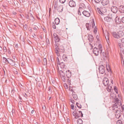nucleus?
Segmentation results:
<instances>
[{"mask_svg": "<svg viewBox=\"0 0 124 124\" xmlns=\"http://www.w3.org/2000/svg\"><path fill=\"white\" fill-rule=\"evenodd\" d=\"M8 53L9 54H10L11 53V52L10 51L9 49H8Z\"/></svg>", "mask_w": 124, "mask_h": 124, "instance_id": "59", "label": "nucleus"}, {"mask_svg": "<svg viewBox=\"0 0 124 124\" xmlns=\"http://www.w3.org/2000/svg\"><path fill=\"white\" fill-rule=\"evenodd\" d=\"M82 13L84 16L87 17L90 16V13L86 10H84L83 11Z\"/></svg>", "mask_w": 124, "mask_h": 124, "instance_id": "13", "label": "nucleus"}, {"mask_svg": "<svg viewBox=\"0 0 124 124\" xmlns=\"http://www.w3.org/2000/svg\"><path fill=\"white\" fill-rule=\"evenodd\" d=\"M109 34L108 33H107V35H106V36H105V38L107 40V39L108 40L109 39Z\"/></svg>", "mask_w": 124, "mask_h": 124, "instance_id": "45", "label": "nucleus"}, {"mask_svg": "<svg viewBox=\"0 0 124 124\" xmlns=\"http://www.w3.org/2000/svg\"><path fill=\"white\" fill-rule=\"evenodd\" d=\"M76 105L77 107L79 108H82V106L81 104L78 102H77Z\"/></svg>", "mask_w": 124, "mask_h": 124, "instance_id": "36", "label": "nucleus"}, {"mask_svg": "<svg viewBox=\"0 0 124 124\" xmlns=\"http://www.w3.org/2000/svg\"><path fill=\"white\" fill-rule=\"evenodd\" d=\"M117 102H116L113 105L112 107V110H115V111L118 110V106H119L118 104H117Z\"/></svg>", "mask_w": 124, "mask_h": 124, "instance_id": "5", "label": "nucleus"}, {"mask_svg": "<svg viewBox=\"0 0 124 124\" xmlns=\"http://www.w3.org/2000/svg\"><path fill=\"white\" fill-rule=\"evenodd\" d=\"M3 62L5 63H8V60L5 57H3Z\"/></svg>", "mask_w": 124, "mask_h": 124, "instance_id": "33", "label": "nucleus"}, {"mask_svg": "<svg viewBox=\"0 0 124 124\" xmlns=\"http://www.w3.org/2000/svg\"><path fill=\"white\" fill-rule=\"evenodd\" d=\"M69 5L71 7H75L76 6L75 2L72 0H70L69 3Z\"/></svg>", "mask_w": 124, "mask_h": 124, "instance_id": "9", "label": "nucleus"}, {"mask_svg": "<svg viewBox=\"0 0 124 124\" xmlns=\"http://www.w3.org/2000/svg\"><path fill=\"white\" fill-rule=\"evenodd\" d=\"M62 58L64 61L67 62L68 60V58L67 55L66 54H64L62 56Z\"/></svg>", "mask_w": 124, "mask_h": 124, "instance_id": "23", "label": "nucleus"}, {"mask_svg": "<svg viewBox=\"0 0 124 124\" xmlns=\"http://www.w3.org/2000/svg\"><path fill=\"white\" fill-rule=\"evenodd\" d=\"M65 51V49L64 47L62 46H60L59 47V53L60 52L62 53L64 52Z\"/></svg>", "mask_w": 124, "mask_h": 124, "instance_id": "21", "label": "nucleus"}, {"mask_svg": "<svg viewBox=\"0 0 124 124\" xmlns=\"http://www.w3.org/2000/svg\"><path fill=\"white\" fill-rule=\"evenodd\" d=\"M52 27L54 29L56 28V26L55 25L54 23L53 22L52 24Z\"/></svg>", "mask_w": 124, "mask_h": 124, "instance_id": "46", "label": "nucleus"}, {"mask_svg": "<svg viewBox=\"0 0 124 124\" xmlns=\"http://www.w3.org/2000/svg\"><path fill=\"white\" fill-rule=\"evenodd\" d=\"M78 118L80 116L82 117L83 116V114L82 113V111H78Z\"/></svg>", "mask_w": 124, "mask_h": 124, "instance_id": "34", "label": "nucleus"}, {"mask_svg": "<svg viewBox=\"0 0 124 124\" xmlns=\"http://www.w3.org/2000/svg\"><path fill=\"white\" fill-rule=\"evenodd\" d=\"M117 110L115 111V117L116 118L118 119L121 116V113H120V111L121 110Z\"/></svg>", "mask_w": 124, "mask_h": 124, "instance_id": "7", "label": "nucleus"}, {"mask_svg": "<svg viewBox=\"0 0 124 124\" xmlns=\"http://www.w3.org/2000/svg\"><path fill=\"white\" fill-rule=\"evenodd\" d=\"M118 33L119 36V38L124 35V32L122 31H119Z\"/></svg>", "mask_w": 124, "mask_h": 124, "instance_id": "27", "label": "nucleus"}, {"mask_svg": "<svg viewBox=\"0 0 124 124\" xmlns=\"http://www.w3.org/2000/svg\"><path fill=\"white\" fill-rule=\"evenodd\" d=\"M71 108L73 110L74 109V105L73 104H71Z\"/></svg>", "mask_w": 124, "mask_h": 124, "instance_id": "57", "label": "nucleus"}, {"mask_svg": "<svg viewBox=\"0 0 124 124\" xmlns=\"http://www.w3.org/2000/svg\"><path fill=\"white\" fill-rule=\"evenodd\" d=\"M73 115L75 116V118H78V112H77V110L75 109L74 112H73Z\"/></svg>", "mask_w": 124, "mask_h": 124, "instance_id": "22", "label": "nucleus"}, {"mask_svg": "<svg viewBox=\"0 0 124 124\" xmlns=\"http://www.w3.org/2000/svg\"><path fill=\"white\" fill-rule=\"evenodd\" d=\"M71 101L72 103H74V100L72 99H71Z\"/></svg>", "mask_w": 124, "mask_h": 124, "instance_id": "62", "label": "nucleus"}, {"mask_svg": "<svg viewBox=\"0 0 124 124\" xmlns=\"http://www.w3.org/2000/svg\"><path fill=\"white\" fill-rule=\"evenodd\" d=\"M66 75L68 78H70L71 75V72L69 70H67L66 71Z\"/></svg>", "mask_w": 124, "mask_h": 124, "instance_id": "18", "label": "nucleus"}, {"mask_svg": "<svg viewBox=\"0 0 124 124\" xmlns=\"http://www.w3.org/2000/svg\"><path fill=\"white\" fill-rule=\"evenodd\" d=\"M59 73L61 77H65L64 73L62 71L60 70Z\"/></svg>", "mask_w": 124, "mask_h": 124, "instance_id": "30", "label": "nucleus"}, {"mask_svg": "<svg viewBox=\"0 0 124 124\" xmlns=\"http://www.w3.org/2000/svg\"><path fill=\"white\" fill-rule=\"evenodd\" d=\"M109 3V0H102L101 2L102 5L104 6L108 5Z\"/></svg>", "mask_w": 124, "mask_h": 124, "instance_id": "12", "label": "nucleus"}, {"mask_svg": "<svg viewBox=\"0 0 124 124\" xmlns=\"http://www.w3.org/2000/svg\"><path fill=\"white\" fill-rule=\"evenodd\" d=\"M50 60L52 62H54V59L53 56H50Z\"/></svg>", "mask_w": 124, "mask_h": 124, "instance_id": "42", "label": "nucleus"}, {"mask_svg": "<svg viewBox=\"0 0 124 124\" xmlns=\"http://www.w3.org/2000/svg\"><path fill=\"white\" fill-rule=\"evenodd\" d=\"M59 64L61 65V67L63 69L66 68L65 66V65L64 64L63 62H61L59 63Z\"/></svg>", "mask_w": 124, "mask_h": 124, "instance_id": "28", "label": "nucleus"}, {"mask_svg": "<svg viewBox=\"0 0 124 124\" xmlns=\"http://www.w3.org/2000/svg\"><path fill=\"white\" fill-rule=\"evenodd\" d=\"M115 98L114 100V102H117V104H118L119 106H120V105H121L122 104L121 101L119 100L116 97V96H115Z\"/></svg>", "mask_w": 124, "mask_h": 124, "instance_id": "14", "label": "nucleus"}, {"mask_svg": "<svg viewBox=\"0 0 124 124\" xmlns=\"http://www.w3.org/2000/svg\"><path fill=\"white\" fill-rule=\"evenodd\" d=\"M99 69L100 73L102 74L105 73V67L103 65H100L99 67Z\"/></svg>", "mask_w": 124, "mask_h": 124, "instance_id": "3", "label": "nucleus"}, {"mask_svg": "<svg viewBox=\"0 0 124 124\" xmlns=\"http://www.w3.org/2000/svg\"><path fill=\"white\" fill-rule=\"evenodd\" d=\"M66 1V0H59V2L62 4L64 3Z\"/></svg>", "mask_w": 124, "mask_h": 124, "instance_id": "44", "label": "nucleus"}, {"mask_svg": "<svg viewBox=\"0 0 124 124\" xmlns=\"http://www.w3.org/2000/svg\"><path fill=\"white\" fill-rule=\"evenodd\" d=\"M48 91L50 92L51 91V87L50 86H49L48 87Z\"/></svg>", "mask_w": 124, "mask_h": 124, "instance_id": "60", "label": "nucleus"}, {"mask_svg": "<svg viewBox=\"0 0 124 124\" xmlns=\"http://www.w3.org/2000/svg\"><path fill=\"white\" fill-rule=\"evenodd\" d=\"M75 93L74 92H73L72 93V95L74 99L75 100H77L78 99V97L76 94H75Z\"/></svg>", "mask_w": 124, "mask_h": 124, "instance_id": "24", "label": "nucleus"}, {"mask_svg": "<svg viewBox=\"0 0 124 124\" xmlns=\"http://www.w3.org/2000/svg\"><path fill=\"white\" fill-rule=\"evenodd\" d=\"M43 64L44 65H46L47 64V61L46 59L45 58H44L43 61L42 62Z\"/></svg>", "mask_w": 124, "mask_h": 124, "instance_id": "32", "label": "nucleus"}, {"mask_svg": "<svg viewBox=\"0 0 124 124\" xmlns=\"http://www.w3.org/2000/svg\"><path fill=\"white\" fill-rule=\"evenodd\" d=\"M107 85L108 86V87L109 88H110V89H112V86H111L110 85Z\"/></svg>", "mask_w": 124, "mask_h": 124, "instance_id": "61", "label": "nucleus"}, {"mask_svg": "<svg viewBox=\"0 0 124 124\" xmlns=\"http://www.w3.org/2000/svg\"><path fill=\"white\" fill-rule=\"evenodd\" d=\"M42 83V82L41 81H38L37 83V84L38 86L40 87Z\"/></svg>", "mask_w": 124, "mask_h": 124, "instance_id": "40", "label": "nucleus"}, {"mask_svg": "<svg viewBox=\"0 0 124 124\" xmlns=\"http://www.w3.org/2000/svg\"><path fill=\"white\" fill-rule=\"evenodd\" d=\"M119 11L121 13H124V6H120L119 8Z\"/></svg>", "mask_w": 124, "mask_h": 124, "instance_id": "20", "label": "nucleus"}, {"mask_svg": "<svg viewBox=\"0 0 124 124\" xmlns=\"http://www.w3.org/2000/svg\"><path fill=\"white\" fill-rule=\"evenodd\" d=\"M80 11H82L81 10H80L79 9L78 10V14L79 15H81V13L80 12Z\"/></svg>", "mask_w": 124, "mask_h": 124, "instance_id": "56", "label": "nucleus"}, {"mask_svg": "<svg viewBox=\"0 0 124 124\" xmlns=\"http://www.w3.org/2000/svg\"><path fill=\"white\" fill-rule=\"evenodd\" d=\"M62 79V81L64 82H65L66 81V77H61Z\"/></svg>", "mask_w": 124, "mask_h": 124, "instance_id": "43", "label": "nucleus"}, {"mask_svg": "<svg viewBox=\"0 0 124 124\" xmlns=\"http://www.w3.org/2000/svg\"><path fill=\"white\" fill-rule=\"evenodd\" d=\"M3 51L4 52H6L7 51V49L6 47H4L3 48Z\"/></svg>", "mask_w": 124, "mask_h": 124, "instance_id": "48", "label": "nucleus"}, {"mask_svg": "<svg viewBox=\"0 0 124 124\" xmlns=\"http://www.w3.org/2000/svg\"><path fill=\"white\" fill-rule=\"evenodd\" d=\"M121 108L122 110L121 112H122L123 111H124V105H122L121 106Z\"/></svg>", "mask_w": 124, "mask_h": 124, "instance_id": "49", "label": "nucleus"}, {"mask_svg": "<svg viewBox=\"0 0 124 124\" xmlns=\"http://www.w3.org/2000/svg\"><path fill=\"white\" fill-rule=\"evenodd\" d=\"M57 3H56V2H55L54 5V8L55 9L56 8H57Z\"/></svg>", "mask_w": 124, "mask_h": 124, "instance_id": "55", "label": "nucleus"}, {"mask_svg": "<svg viewBox=\"0 0 124 124\" xmlns=\"http://www.w3.org/2000/svg\"><path fill=\"white\" fill-rule=\"evenodd\" d=\"M102 56H103V58L104 59H105L108 57V54L104 52H103L102 54Z\"/></svg>", "mask_w": 124, "mask_h": 124, "instance_id": "31", "label": "nucleus"}, {"mask_svg": "<svg viewBox=\"0 0 124 124\" xmlns=\"http://www.w3.org/2000/svg\"><path fill=\"white\" fill-rule=\"evenodd\" d=\"M113 19L114 18L113 17L107 16L104 17V20L107 22L110 23L113 21Z\"/></svg>", "mask_w": 124, "mask_h": 124, "instance_id": "4", "label": "nucleus"}, {"mask_svg": "<svg viewBox=\"0 0 124 124\" xmlns=\"http://www.w3.org/2000/svg\"><path fill=\"white\" fill-rule=\"evenodd\" d=\"M113 36L116 39H119V36L118 33L116 32L115 31H113L111 32Z\"/></svg>", "mask_w": 124, "mask_h": 124, "instance_id": "10", "label": "nucleus"}, {"mask_svg": "<svg viewBox=\"0 0 124 124\" xmlns=\"http://www.w3.org/2000/svg\"><path fill=\"white\" fill-rule=\"evenodd\" d=\"M63 8L62 6H59L57 8V10L59 12H61L63 10Z\"/></svg>", "mask_w": 124, "mask_h": 124, "instance_id": "26", "label": "nucleus"}, {"mask_svg": "<svg viewBox=\"0 0 124 124\" xmlns=\"http://www.w3.org/2000/svg\"><path fill=\"white\" fill-rule=\"evenodd\" d=\"M29 29L30 31L31 32L32 31V30H31V27H29Z\"/></svg>", "mask_w": 124, "mask_h": 124, "instance_id": "63", "label": "nucleus"}, {"mask_svg": "<svg viewBox=\"0 0 124 124\" xmlns=\"http://www.w3.org/2000/svg\"><path fill=\"white\" fill-rule=\"evenodd\" d=\"M53 36L54 37V40L55 42H58L60 41V39L58 37V36L56 33H54L53 34Z\"/></svg>", "mask_w": 124, "mask_h": 124, "instance_id": "11", "label": "nucleus"}, {"mask_svg": "<svg viewBox=\"0 0 124 124\" xmlns=\"http://www.w3.org/2000/svg\"><path fill=\"white\" fill-rule=\"evenodd\" d=\"M88 40L90 42H92L93 41V38L91 35L89 34L88 35Z\"/></svg>", "mask_w": 124, "mask_h": 124, "instance_id": "19", "label": "nucleus"}, {"mask_svg": "<svg viewBox=\"0 0 124 124\" xmlns=\"http://www.w3.org/2000/svg\"><path fill=\"white\" fill-rule=\"evenodd\" d=\"M119 18V17L117 16H116V17L115 21V22L116 24H119L120 23V21Z\"/></svg>", "mask_w": 124, "mask_h": 124, "instance_id": "25", "label": "nucleus"}, {"mask_svg": "<svg viewBox=\"0 0 124 124\" xmlns=\"http://www.w3.org/2000/svg\"><path fill=\"white\" fill-rule=\"evenodd\" d=\"M8 63L12 66H15V62L11 59L8 58Z\"/></svg>", "mask_w": 124, "mask_h": 124, "instance_id": "15", "label": "nucleus"}, {"mask_svg": "<svg viewBox=\"0 0 124 124\" xmlns=\"http://www.w3.org/2000/svg\"><path fill=\"white\" fill-rule=\"evenodd\" d=\"M79 9L80 10H81L82 9H85V5L83 3L80 4L79 5Z\"/></svg>", "mask_w": 124, "mask_h": 124, "instance_id": "16", "label": "nucleus"}, {"mask_svg": "<svg viewBox=\"0 0 124 124\" xmlns=\"http://www.w3.org/2000/svg\"><path fill=\"white\" fill-rule=\"evenodd\" d=\"M107 69L108 72H109L110 71H111V69L109 67V66H108V68H107Z\"/></svg>", "mask_w": 124, "mask_h": 124, "instance_id": "51", "label": "nucleus"}, {"mask_svg": "<svg viewBox=\"0 0 124 124\" xmlns=\"http://www.w3.org/2000/svg\"><path fill=\"white\" fill-rule=\"evenodd\" d=\"M116 124H123V122L121 120H119L116 121Z\"/></svg>", "mask_w": 124, "mask_h": 124, "instance_id": "37", "label": "nucleus"}, {"mask_svg": "<svg viewBox=\"0 0 124 124\" xmlns=\"http://www.w3.org/2000/svg\"><path fill=\"white\" fill-rule=\"evenodd\" d=\"M114 90L116 92V93L118 94V91L117 90V88L116 86H115L114 87Z\"/></svg>", "mask_w": 124, "mask_h": 124, "instance_id": "38", "label": "nucleus"}, {"mask_svg": "<svg viewBox=\"0 0 124 124\" xmlns=\"http://www.w3.org/2000/svg\"><path fill=\"white\" fill-rule=\"evenodd\" d=\"M94 22L93 20V21L92 26L90 23H87L86 24V26L88 30L90 31L92 28H93L95 25Z\"/></svg>", "mask_w": 124, "mask_h": 124, "instance_id": "2", "label": "nucleus"}, {"mask_svg": "<svg viewBox=\"0 0 124 124\" xmlns=\"http://www.w3.org/2000/svg\"><path fill=\"white\" fill-rule=\"evenodd\" d=\"M121 40L122 43H124V38L122 39Z\"/></svg>", "mask_w": 124, "mask_h": 124, "instance_id": "58", "label": "nucleus"}, {"mask_svg": "<svg viewBox=\"0 0 124 124\" xmlns=\"http://www.w3.org/2000/svg\"><path fill=\"white\" fill-rule=\"evenodd\" d=\"M77 123L78 124H83V121L81 119L79 118L77 121Z\"/></svg>", "mask_w": 124, "mask_h": 124, "instance_id": "35", "label": "nucleus"}, {"mask_svg": "<svg viewBox=\"0 0 124 124\" xmlns=\"http://www.w3.org/2000/svg\"><path fill=\"white\" fill-rule=\"evenodd\" d=\"M109 81L108 78L106 77L104 78L103 79V83L104 85L105 86L108 85L109 84Z\"/></svg>", "mask_w": 124, "mask_h": 124, "instance_id": "6", "label": "nucleus"}, {"mask_svg": "<svg viewBox=\"0 0 124 124\" xmlns=\"http://www.w3.org/2000/svg\"><path fill=\"white\" fill-rule=\"evenodd\" d=\"M121 21L123 23H124V17H123L121 19Z\"/></svg>", "mask_w": 124, "mask_h": 124, "instance_id": "50", "label": "nucleus"}, {"mask_svg": "<svg viewBox=\"0 0 124 124\" xmlns=\"http://www.w3.org/2000/svg\"><path fill=\"white\" fill-rule=\"evenodd\" d=\"M55 53L57 54V55L58 56V54H59V53L58 51L59 50V48L58 47V46L56 44L55 45Z\"/></svg>", "mask_w": 124, "mask_h": 124, "instance_id": "17", "label": "nucleus"}, {"mask_svg": "<svg viewBox=\"0 0 124 124\" xmlns=\"http://www.w3.org/2000/svg\"><path fill=\"white\" fill-rule=\"evenodd\" d=\"M106 89L107 91L109 92H111L112 91V89H110V88H109L108 87L106 88Z\"/></svg>", "mask_w": 124, "mask_h": 124, "instance_id": "41", "label": "nucleus"}, {"mask_svg": "<svg viewBox=\"0 0 124 124\" xmlns=\"http://www.w3.org/2000/svg\"><path fill=\"white\" fill-rule=\"evenodd\" d=\"M111 10L112 12L114 13H116L118 10V8L115 6H112L111 8Z\"/></svg>", "mask_w": 124, "mask_h": 124, "instance_id": "8", "label": "nucleus"}, {"mask_svg": "<svg viewBox=\"0 0 124 124\" xmlns=\"http://www.w3.org/2000/svg\"><path fill=\"white\" fill-rule=\"evenodd\" d=\"M24 29H25L26 30L27 29V24L25 25L24 26Z\"/></svg>", "mask_w": 124, "mask_h": 124, "instance_id": "53", "label": "nucleus"}, {"mask_svg": "<svg viewBox=\"0 0 124 124\" xmlns=\"http://www.w3.org/2000/svg\"><path fill=\"white\" fill-rule=\"evenodd\" d=\"M60 22L59 19L58 18H57L54 20V22L56 25H58Z\"/></svg>", "mask_w": 124, "mask_h": 124, "instance_id": "29", "label": "nucleus"}, {"mask_svg": "<svg viewBox=\"0 0 124 124\" xmlns=\"http://www.w3.org/2000/svg\"><path fill=\"white\" fill-rule=\"evenodd\" d=\"M24 96L25 97L26 99H27L26 97L28 96V95L26 93H24Z\"/></svg>", "mask_w": 124, "mask_h": 124, "instance_id": "54", "label": "nucleus"}, {"mask_svg": "<svg viewBox=\"0 0 124 124\" xmlns=\"http://www.w3.org/2000/svg\"><path fill=\"white\" fill-rule=\"evenodd\" d=\"M97 10L98 13H99L100 14H101L102 15H104V14L102 13L101 11H100V9L99 8H97Z\"/></svg>", "mask_w": 124, "mask_h": 124, "instance_id": "39", "label": "nucleus"}, {"mask_svg": "<svg viewBox=\"0 0 124 124\" xmlns=\"http://www.w3.org/2000/svg\"><path fill=\"white\" fill-rule=\"evenodd\" d=\"M38 61L39 63L40 62H41V60H40V59H38Z\"/></svg>", "mask_w": 124, "mask_h": 124, "instance_id": "64", "label": "nucleus"}, {"mask_svg": "<svg viewBox=\"0 0 124 124\" xmlns=\"http://www.w3.org/2000/svg\"><path fill=\"white\" fill-rule=\"evenodd\" d=\"M96 28V26H95V28L94 29L93 31L95 33L97 32V30L96 29L97 28Z\"/></svg>", "mask_w": 124, "mask_h": 124, "instance_id": "52", "label": "nucleus"}, {"mask_svg": "<svg viewBox=\"0 0 124 124\" xmlns=\"http://www.w3.org/2000/svg\"><path fill=\"white\" fill-rule=\"evenodd\" d=\"M98 47L99 49L96 47H94L93 49V53L96 56L98 55L99 53L101 54L102 52V47L101 45L99 44Z\"/></svg>", "mask_w": 124, "mask_h": 124, "instance_id": "1", "label": "nucleus"}, {"mask_svg": "<svg viewBox=\"0 0 124 124\" xmlns=\"http://www.w3.org/2000/svg\"><path fill=\"white\" fill-rule=\"evenodd\" d=\"M101 0H94L95 2L96 3H99L101 1Z\"/></svg>", "mask_w": 124, "mask_h": 124, "instance_id": "47", "label": "nucleus"}]
</instances>
